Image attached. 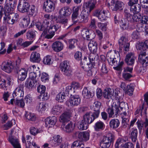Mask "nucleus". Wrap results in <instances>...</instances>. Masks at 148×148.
Segmentation results:
<instances>
[{
    "mask_svg": "<svg viewBox=\"0 0 148 148\" xmlns=\"http://www.w3.org/2000/svg\"><path fill=\"white\" fill-rule=\"evenodd\" d=\"M87 58L86 57H84L82 61H81V64L83 65V63L84 64V66H82L81 67L85 71H87V75L89 76H92L93 74H95L96 73V69L94 67V66H92L91 64H88L87 63Z\"/></svg>",
    "mask_w": 148,
    "mask_h": 148,
    "instance_id": "f257e3e1",
    "label": "nucleus"
},
{
    "mask_svg": "<svg viewBox=\"0 0 148 148\" xmlns=\"http://www.w3.org/2000/svg\"><path fill=\"white\" fill-rule=\"evenodd\" d=\"M94 15L97 17L101 21L106 20L110 16V13L109 11L106 10H95L94 13Z\"/></svg>",
    "mask_w": 148,
    "mask_h": 148,
    "instance_id": "f03ea898",
    "label": "nucleus"
},
{
    "mask_svg": "<svg viewBox=\"0 0 148 148\" xmlns=\"http://www.w3.org/2000/svg\"><path fill=\"white\" fill-rule=\"evenodd\" d=\"M114 139V136L113 134L111 133H108L106 136L103 137L100 142L101 147H109Z\"/></svg>",
    "mask_w": 148,
    "mask_h": 148,
    "instance_id": "7ed1b4c3",
    "label": "nucleus"
},
{
    "mask_svg": "<svg viewBox=\"0 0 148 148\" xmlns=\"http://www.w3.org/2000/svg\"><path fill=\"white\" fill-rule=\"evenodd\" d=\"M114 91L113 89L108 88L107 89H105L103 92V97L107 99H113L114 97L116 98V99H119V96L118 91L116 90Z\"/></svg>",
    "mask_w": 148,
    "mask_h": 148,
    "instance_id": "20e7f679",
    "label": "nucleus"
},
{
    "mask_svg": "<svg viewBox=\"0 0 148 148\" xmlns=\"http://www.w3.org/2000/svg\"><path fill=\"white\" fill-rule=\"evenodd\" d=\"M81 102V99L79 96L74 95L70 96L69 99L66 101V103L69 107H73L79 105Z\"/></svg>",
    "mask_w": 148,
    "mask_h": 148,
    "instance_id": "39448f33",
    "label": "nucleus"
},
{
    "mask_svg": "<svg viewBox=\"0 0 148 148\" xmlns=\"http://www.w3.org/2000/svg\"><path fill=\"white\" fill-rule=\"evenodd\" d=\"M1 69L4 71L10 73L13 70L14 65L12 62L9 60L3 61L1 65Z\"/></svg>",
    "mask_w": 148,
    "mask_h": 148,
    "instance_id": "423d86ee",
    "label": "nucleus"
},
{
    "mask_svg": "<svg viewBox=\"0 0 148 148\" xmlns=\"http://www.w3.org/2000/svg\"><path fill=\"white\" fill-rule=\"evenodd\" d=\"M61 70L64 75L68 77L71 76L72 75V70L69 64L67 61L63 62L60 64Z\"/></svg>",
    "mask_w": 148,
    "mask_h": 148,
    "instance_id": "0eeeda50",
    "label": "nucleus"
},
{
    "mask_svg": "<svg viewBox=\"0 0 148 148\" xmlns=\"http://www.w3.org/2000/svg\"><path fill=\"white\" fill-rule=\"evenodd\" d=\"M19 16L18 14H12L3 16V20L5 23L8 24L13 25L17 21Z\"/></svg>",
    "mask_w": 148,
    "mask_h": 148,
    "instance_id": "6e6552de",
    "label": "nucleus"
},
{
    "mask_svg": "<svg viewBox=\"0 0 148 148\" xmlns=\"http://www.w3.org/2000/svg\"><path fill=\"white\" fill-rule=\"evenodd\" d=\"M119 51L121 52L122 49L126 52L129 50L130 45V43L128 42L126 39L124 37H122L119 40Z\"/></svg>",
    "mask_w": 148,
    "mask_h": 148,
    "instance_id": "1a4fd4ad",
    "label": "nucleus"
},
{
    "mask_svg": "<svg viewBox=\"0 0 148 148\" xmlns=\"http://www.w3.org/2000/svg\"><path fill=\"white\" fill-rule=\"evenodd\" d=\"M59 27L58 25H51L49 23V26L47 29L49 34L46 35L45 37L47 39L52 38L54 36L55 32L59 28Z\"/></svg>",
    "mask_w": 148,
    "mask_h": 148,
    "instance_id": "9d476101",
    "label": "nucleus"
},
{
    "mask_svg": "<svg viewBox=\"0 0 148 148\" xmlns=\"http://www.w3.org/2000/svg\"><path fill=\"white\" fill-rule=\"evenodd\" d=\"M55 3L51 0H46L44 3L43 8L45 12H51L53 11L55 8Z\"/></svg>",
    "mask_w": 148,
    "mask_h": 148,
    "instance_id": "9b49d317",
    "label": "nucleus"
},
{
    "mask_svg": "<svg viewBox=\"0 0 148 148\" xmlns=\"http://www.w3.org/2000/svg\"><path fill=\"white\" fill-rule=\"evenodd\" d=\"M118 106L116 103L113 104L111 107L109 108L107 110V112L108 114L109 118H114L117 117L118 114H116L117 110H119Z\"/></svg>",
    "mask_w": 148,
    "mask_h": 148,
    "instance_id": "f8f14e48",
    "label": "nucleus"
},
{
    "mask_svg": "<svg viewBox=\"0 0 148 148\" xmlns=\"http://www.w3.org/2000/svg\"><path fill=\"white\" fill-rule=\"evenodd\" d=\"M16 5V4L12 3L11 4L10 3H7L5 6V10L3 15L5 16L10 15L12 14H15L13 12L14 8Z\"/></svg>",
    "mask_w": 148,
    "mask_h": 148,
    "instance_id": "ddd939ff",
    "label": "nucleus"
},
{
    "mask_svg": "<svg viewBox=\"0 0 148 148\" xmlns=\"http://www.w3.org/2000/svg\"><path fill=\"white\" fill-rule=\"evenodd\" d=\"M99 115H96L94 112L93 113L90 112L86 113L84 116V119L88 124H90L95 119L98 117Z\"/></svg>",
    "mask_w": 148,
    "mask_h": 148,
    "instance_id": "4468645a",
    "label": "nucleus"
},
{
    "mask_svg": "<svg viewBox=\"0 0 148 148\" xmlns=\"http://www.w3.org/2000/svg\"><path fill=\"white\" fill-rule=\"evenodd\" d=\"M36 25L39 30L43 31L42 34H45L47 33L48 28L49 26V22H44L42 24L38 22L36 24Z\"/></svg>",
    "mask_w": 148,
    "mask_h": 148,
    "instance_id": "2eb2a0df",
    "label": "nucleus"
},
{
    "mask_svg": "<svg viewBox=\"0 0 148 148\" xmlns=\"http://www.w3.org/2000/svg\"><path fill=\"white\" fill-rule=\"evenodd\" d=\"M135 59L134 53H130L126 55L125 61L128 65L132 66L134 63Z\"/></svg>",
    "mask_w": 148,
    "mask_h": 148,
    "instance_id": "dca6fc26",
    "label": "nucleus"
},
{
    "mask_svg": "<svg viewBox=\"0 0 148 148\" xmlns=\"http://www.w3.org/2000/svg\"><path fill=\"white\" fill-rule=\"evenodd\" d=\"M62 141V137L58 135L53 137L52 139L49 142V144L52 146L56 147L59 145Z\"/></svg>",
    "mask_w": 148,
    "mask_h": 148,
    "instance_id": "f3484780",
    "label": "nucleus"
},
{
    "mask_svg": "<svg viewBox=\"0 0 148 148\" xmlns=\"http://www.w3.org/2000/svg\"><path fill=\"white\" fill-rule=\"evenodd\" d=\"M89 32V30L87 29H83L81 32L82 37L84 38H86L88 40H91L94 38L95 37L94 34H92L90 33Z\"/></svg>",
    "mask_w": 148,
    "mask_h": 148,
    "instance_id": "a211bd4d",
    "label": "nucleus"
},
{
    "mask_svg": "<svg viewBox=\"0 0 148 148\" xmlns=\"http://www.w3.org/2000/svg\"><path fill=\"white\" fill-rule=\"evenodd\" d=\"M95 3H96L93 1H91L84 2L83 7L84 9L88 11V12L90 13L95 8Z\"/></svg>",
    "mask_w": 148,
    "mask_h": 148,
    "instance_id": "6ab92c4d",
    "label": "nucleus"
},
{
    "mask_svg": "<svg viewBox=\"0 0 148 148\" xmlns=\"http://www.w3.org/2000/svg\"><path fill=\"white\" fill-rule=\"evenodd\" d=\"M71 113V111L69 110L65 112L60 116L59 118L60 122L63 123L69 121Z\"/></svg>",
    "mask_w": 148,
    "mask_h": 148,
    "instance_id": "aec40b11",
    "label": "nucleus"
},
{
    "mask_svg": "<svg viewBox=\"0 0 148 148\" xmlns=\"http://www.w3.org/2000/svg\"><path fill=\"white\" fill-rule=\"evenodd\" d=\"M72 13L71 9L67 6L61 8L59 12L60 16L65 17L70 16Z\"/></svg>",
    "mask_w": 148,
    "mask_h": 148,
    "instance_id": "412c9836",
    "label": "nucleus"
},
{
    "mask_svg": "<svg viewBox=\"0 0 148 148\" xmlns=\"http://www.w3.org/2000/svg\"><path fill=\"white\" fill-rule=\"evenodd\" d=\"M52 47L55 51L59 52L63 49L64 45L61 42L57 41L53 43Z\"/></svg>",
    "mask_w": 148,
    "mask_h": 148,
    "instance_id": "4be33fe9",
    "label": "nucleus"
},
{
    "mask_svg": "<svg viewBox=\"0 0 148 148\" xmlns=\"http://www.w3.org/2000/svg\"><path fill=\"white\" fill-rule=\"evenodd\" d=\"M57 122V118L53 116L46 119L45 120V125L46 127H49L53 126Z\"/></svg>",
    "mask_w": 148,
    "mask_h": 148,
    "instance_id": "5701e85b",
    "label": "nucleus"
},
{
    "mask_svg": "<svg viewBox=\"0 0 148 148\" xmlns=\"http://www.w3.org/2000/svg\"><path fill=\"white\" fill-rule=\"evenodd\" d=\"M89 13L88 11H87L86 9L82 10L80 15V21L81 22L86 23L88 21Z\"/></svg>",
    "mask_w": 148,
    "mask_h": 148,
    "instance_id": "b1692460",
    "label": "nucleus"
},
{
    "mask_svg": "<svg viewBox=\"0 0 148 148\" xmlns=\"http://www.w3.org/2000/svg\"><path fill=\"white\" fill-rule=\"evenodd\" d=\"M23 0L22 6H21V4L19 3L17 6L18 9L19 11L22 13L27 12L28 11V0Z\"/></svg>",
    "mask_w": 148,
    "mask_h": 148,
    "instance_id": "393cba45",
    "label": "nucleus"
},
{
    "mask_svg": "<svg viewBox=\"0 0 148 148\" xmlns=\"http://www.w3.org/2000/svg\"><path fill=\"white\" fill-rule=\"evenodd\" d=\"M79 8L78 7H74L73 8V13L71 16L72 21L74 23L77 22V18L79 14Z\"/></svg>",
    "mask_w": 148,
    "mask_h": 148,
    "instance_id": "a878e982",
    "label": "nucleus"
},
{
    "mask_svg": "<svg viewBox=\"0 0 148 148\" xmlns=\"http://www.w3.org/2000/svg\"><path fill=\"white\" fill-rule=\"evenodd\" d=\"M75 125L72 122L68 123L65 126L62 125L61 127L62 129L67 133H70L73 131L74 129Z\"/></svg>",
    "mask_w": 148,
    "mask_h": 148,
    "instance_id": "bb28decb",
    "label": "nucleus"
},
{
    "mask_svg": "<svg viewBox=\"0 0 148 148\" xmlns=\"http://www.w3.org/2000/svg\"><path fill=\"white\" fill-rule=\"evenodd\" d=\"M8 140L14 148H21L19 140L14 138L12 136L8 138Z\"/></svg>",
    "mask_w": 148,
    "mask_h": 148,
    "instance_id": "cd10ccee",
    "label": "nucleus"
},
{
    "mask_svg": "<svg viewBox=\"0 0 148 148\" xmlns=\"http://www.w3.org/2000/svg\"><path fill=\"white\" fill-rule=\"evenodd\" d=\"M88 49L91 53H96L97 51V44L95 41H90L88 44Z\"/></svg>",
    "mask_w": 148,
    "mask_h": 148,
    "instance_id": "c85d7f7f",
    "label": "nucleus"
},
{
    "mask_svg": "<svg viewBox=\"0 0 148 148\" xmlns=\"http://www.w3.org/2000/svg\"><path fill=\"white\" fill-rule=\"evenodd\" d=\"M98 67L101 73L105 74L108 73V69L106 63L104 62L100 61L98 64Z\"/></svg>",
    "mask_w": 148,
    "mask_h": 148,
    "instance_id": "c756f323",
    "label": "nucleus"
},
{
    "mask_svg": "<svg viewBox=\"0 0 148 148\" xmlns=\"http://www.w3.org/2000/svg\"><path fill=\"white\" fill-rule=\"evenodd\" d=\"M17 73L18 79L23 81L25 79L27 76V71H26L25 69H22L18 71Z\"/></svg>",
    "mask_w": 148,
    "mask_h": 148,
    "instance_id": "7c9ffc66",
    "label": "nucleus"
},
{
    "mask_svg": "<svg viewBox=\"0 0 148 148\" xmlns=\"http://www.w3.org/2000/svg\"><path fill=\"white\" fill-rule=\"evenodd\" d=\"M40 60V54L36 52H32L30 56V60L31 62H38Z\"/></svg>",
    "mask_w": 148,
    "mask_h": 148,
    "instance_id": "2f4dec72",
    "label": "nucleus"
},
{
    "mask_svg": "<svg viewBox=\"0 0 148 148\" xmlns=\"http://www.w3.org/2000/svg\"><path fill=\"white\" fill-rule=\"evenodd\" d=\"M24 92L21 89L20 87H17L15 90L13 94L14 98L16 97V99H19L23 96Z\"/></svg>",
    "mask_w": 148,
    "mask_h": 148,
    "instance_id": "473e14b6",
    "label": "nucleus"
},
{
    "mask_svg": "<svg viewBox=\"0 0 148 148\" xmlns=\"http://www.w3.org/2000/svg\"><path fill=\"white\" fill-rule=\"evenodd\" d=\"M88 124L83 119V120L78 122L77 124L78 128L80 130H86L88 128Z\"/></svg>",
    "mask_w": 148,
    "mask_h": 148,
    "instance_id": "72a5a7b5",
    "label": "nucleus"
},
{
    "mask_svg": "<svg viewBox=\"0 0 148 148\" xmlns=\"http://www.w3.org/2000/svg\"><path fill=\"white\" fill-rule=\"evenodd\" d=\"M119 23L121 28L122 30H125L128 29V23L127 18H122Z\"/></svg>",
    "mask_w": 148,
    "mask_h": 148,
    "instance_id": "f704fd0d",
    "label": "nucleus"
},
{
    "mask_svg": "<svg viewBox=\"0 0 148 148\" xmlns=\"http://www.w3.org/2000/svg\"><path fill=\"white\" fill-rule=\"evenodd\" d=\"M105 127V125L103 122L101 121L97 122L94 126V128L97 131L103 130Z\"/></svg>",
    "mask_w": 148,
    "mask_h": 148,
    "instance_id": "c9c22d12",
    "label": "nucleus"
},
{
    "mask_svg": "<svg viewBox=\"0 0 148 148\" xmlns=\"http://www.w3.org/2000/svg\"><path fill=\"white\" fill-rule=\"evenodd\" d=\"M120 125V121L117 119H111L110 121V127L112 129H115L118 128Z\"/></svg>",
    "mask_w": 148,
    "mask_h": 148,
    "instance_id": "e433bc0d",
    "label": "nucleus"
},
{
    "mask_svg": "<svg viewBox=\"0 0 148 148\" xmlns=\"http://www.w3.org/2000/svg\"><path fill=\"white\" fill-rule=\"evenodd\" d=\"M62 106L60 105H57L53 107L52 109L51 113L54 115H59L61 111Z\"/></svg>",
    "mask_w": 148,
    "mask_h": 148,
    "instance_id": "4c0bfd02",
    "label": "nucleus"
},
{
    "mask_svg": "<svg viewBox=\"0 0 148 148\" xmlns=\"http://www.w3.org/2000/svg\"><path fill=\"white\" fill-rule=\"evenodd\" d=\"M66 96L64 92H60L56 96V100L60 102H63L66 100Z\"/></svg>",
    "mask_w": 148,
    "mask_h": 148,
    "instance_id": "58836bf2",
    "label": "nucleus"
},
{
    "mask_svg": "<svg viewBox=\"0 0 148 148\" xmlns=\"http://www.w3.org/2000/svg\"><path fill=\"white\" fill-rule=\"evenodd\" d=\"M79 139L84 141L88 140L89 139V133L87 131L80 132Z\"/></svg>",
    "mask_w": 148,
    "mask_h": 148,
    "instance_id": "ea45409f",
    "label": "nucleus"
},
{
    "mask_svg": "<svg viewBox=\"0 0 148 148\" xmlns=\"http://www.w3.org/2000/svg\"><path fill=\"white\" fill-rule=\"evenodd\" d=\"M101 103L98 101H96L94 102L93 106L94 108V112L96 115H99V110Z\"/></svg>",
    "mask_w": 148,
    "mask_h": 148,
    "instance_id": "a19ab883",
    "label": "nucleus"
},
{
    "mask_svg": "<svg viewBox=\"0 0 148 148\" xmlns=\"http://www.w3.org/2000/svg\"><path fill=\"white\" fill-rule=\"evenodd\" d=\"M63 16H59L56 19V21L57 23H60L64 25H66L68 19V18L63 17Z\"/></svg>",
    "mask_w": 148,
    "mask_h": 148,
    "instance_id": "79ce46f5",
    "label": "nucleus"
},
{
    "mask_svg": "<svg viewBox=\"0 0 148 148\" xmlns=\"http://www.w3.org/2000/svg\"><path fill=\"white\" fill-rule=\"evenodd\" d=\"M116 100H117V102H118V105H117V106H118L119 109L121 111L126 110V107L127 106V103H125L122 101H121V98L120 96L119 97V99L118 100V99H117Z\"/></svg>",
    "mask_w": 148,
    "mask_h": 148,
    "instance_id": "37998d69",
    "label": "nucleus"
},
{
    "mask_svg": "<svg viewBox=\"0 0 148 148\" xmlns=\"http://www.w3.org/2000/svg\"><path fill=\"white\" fill-rule=\"evenodd\" d=\"M72 148H84V145L82 141L77 140L73 143Z\"/></svg>",
    "mask_w": 148,
    "mask_h": 148,
    "instance_id": "c03bdc74",
    "label": "nucleus"
},
{
    "mask_svg": "<svg viewBox=\"0 0 148 148\" xmlns=\"http://www.w3.org/2000/svg\"><path fill=\"white\" fill-rule=\"evenodd\" d=\"M36 81L35 79H28V90H31L36 88Z\"/></svg>",
    "mask_w": 148,
    "mask_h": 148,
    "instance_id": "a18cd8bd",
    "label": "nucleus"
},
{
    "mask_svg": "<svg viewBox=\"0 0 148 148\" xmlns=\"http://www.w3.org/2000/svg\"><path fill=\"white\" fill-rule=\"evenodd\" d=\"M36 32L34 30L30 31L28 33V46L31 44L33 42L34 38L36 36Z\"/></svg>",
    "mask_w": 148,
    "mask_h": 148,
    "instance_id": "49530a36",
    "label": "nucleus"
},
{
    "mask_svg": "<svg viewBox=\"0 0 148 148\" xmlns=\"http://www.w3.org/2000/svg\"><path fill=\"white\" fill-rule=\"evenodd\" d=\"M82 94L84 97L85 99H89L92 97V93L88 91L86 88H84L82 92Z\"/></svg>",
    "mask_w": 148,
    "mask_h": 148,
    "instance_id": "de8ad7c7",
    "label": "nucleus"
},
{
    "mask_svg": "<svg viewBox=\"0 0 148 148\" xmlns=\"http://www.w3.org/2000/svg\"><path fill=\"white\" fill-rule=\"evenodd\" d=\"M46 108V104L43 102L39 103L36 107V109L38 111L41 113L44 112Z\"/></svg>",
    "mask_w": 148,
    "mask_h": 148,
    "instance_id": "09e8293b",
    "label": "nucleus"
},
{
    "mask_svg": "<svg viewBox=\"0 0 148 148\" xmlns=\"http://www.w3.org/2000/svg\"><path fill=\"white\" fill-rule=\"evenodd\" d=\"M134 88L133 85L131 84L127 85L126 90L125 92L128 95L131 96L133 94Z\"/></svg>",
    "mask_w": 148,
    "mask_h": 148,
    "instance_id": "8fccbe9b",
    "label": "nucleus"
},
{
    "mask_svg": "<svg viewBox=\"0 0 148 148\" xmlns=\"http://www.w3.org/2000/svg\"><path fill=\"white\" fill-rule=\"evenodd\" d=\"M95 53H91L89 55L88 59L89 60L90 63L92 66H94L96 61V56Z\"/></svg>",
    "mask_w": 148,
    "mask_h": 148,
    "instance_id": "3c124183",
    "label": "nucleus"
},
{
    "mask_svg": "<svg viewBox=\"0 0 148 148\" xmlns=\"http://www.w3.org/2000/svg\"><path fill=\"white\" fill-rule=\"evenodd\" d=\"M43 62L45 64L50 65L52 63L51 57L49 55H47L44 57L43 60Z\"/></svg>",
    "mask_w": 148,
    "mask_h": 148,
    "instance_id": "603ef678",
    "label": "nucleus"
},
{
    "mask_svg": "<svg viewBox=\"0 0 148 148\" xmlns=\"http://www.w3.org/2000/svg\"><path fill=\"white\" fill-rule=\"evenodd\" d=\"M130 12L133 14L137 13L139 12L140 10V6L139 4L137 5V7L136 5H134L131 6Z\"/></svg>",
    "mask_w": 148,
    "mask_h": 148,
    "instance_id": "864d4df0",
    "label": "nucleus"
},
{
    "mask_svg": "<svg viewBox=\"0 0 148 148\" xmlns=\"http://www.w3.org/2000/svg\"><path fill=\"white\" fill-rule=\"evenodd\" d=\"M123 3L122 2L119 1H117L115 3L113 10L114 11H117L118 10H122L123 9Z\"/></svg>",
    "mask_w": 148,
    "mask_h": 148,
    "instance_id": "5fc2aeb1",
    "label": "nucleus"
},
{
    "mask_svg": "<svg viewBox=\"0 0 148 148\" xmlns=\"http://www.w3.org/2000/svg\"><path fill=\"white\" fill-rule=\"evenodd\" d=\"M77 40L75 39H71L69 40V49H72L75 47V44L77 43Z\"/></svg>",
    "mask_w": 148,
    "mask_h": 148,
    "instance_id": "6e6d98bb",
    "label": "nucleus"
},
{
    "mask_svg": "<svg viewBox=\"0 0 148 148\" xmlns=\"http://www.w3.org/2000/svg\"><path fill=\"white\" fill-rule=\"evenodd\" d=\"M30 133L32 135L35 136L36 134L41 132L42 131L41 129H36L35 127H32L29 129Z\"/></svg>",
    "mask_w": 148,
    "mask_h": 148,
    "instance_id": "4d7b16f0",
    "label": "nucleus"
},
{
    "mask_svg": "<svg viewBox=\"0 0 148 148\" xmlns=\"http://www.w3.org/2000/svg\"><path fill=\"white\" fill-rule=\"evenodd\" d=\"M15 105L21 108H23L24 106L25 103L23 100L21 99H17L14 101Z\"/></svg>",
    "mask_w": 148,
    "mask_h": 148,
    "instance_id": "13d9d810",
    "label": "nucleus"
},
{
    "mask_svg": "<svg viewBox=\"0 0 148 148\" xmlns=\"http://www.w3.org/2000/svg\"><path fill=\"white\" fill-rule=\"evenodd\" d=\"M131 137L132 141L133 142H135L137 139V130L136 129L132 130L131 134Z\"/></svg>",
    "mask_w": 148,
    "mask_h": 148,
    "instance_id": "bf43d9fd",
    "label": "nucleus"
},
{
    "mask_svg": "<svg viewBox=\"0 0 148 148\" xmlns=\"http://www.w3.org/2000/svg\"><path fill=\"white\" fill-rule=\"evenodd\" d=\"M65 91L68 93V94L70 95V96L74 95V94L75 91V90L71 86H67Z\"/></svg>",
    "mask_w": 148,
    "mask_h": 148,
    "instance_id": "052dcab7",
    "label": "nucleus"
},
{
    "mask_svg": "<svg viewBox=\"0 0 148 148\" xmlns=\"http://www.w3.org/2000/svg\"><path fill=\"white\" fill-rule=\"evenodd\" d=\"M36 12L35 7L34 5H29L28 7V14L31 16H33Z\"/></svg>",
    "mask_w": 148,
    "mask_h": 148,
    "instance_id": "680f3d73",
    "label": "nucleus"
},
{
    "mask_svg": "<svg viewBox=\"0 0 148 148\" xmlns=\"http://www.w3.org/2000/svg\"><path fill=\"white\" fill-rule=\"evenodd\" d=\"M98 27L101 30L106 31L107 29V23H98L97 24Z\"/></svg>",
    "mask_w": 148,
    "mask_h": 148,
    "instance_id": "e2e57ef3",
    "label": "nucleus"
},
{
    "mask_svg": "<svg viewBox=\"0 0 148 148\" xmlns=\"http://www.w3.org/2000/svg\"><path fill=\"white\" fill-rule=\"evenodd\" d=\"M114 54H112L110 56V60L112 61V64H114V65H116L118 62V57L114 56Z\"/></svg>",
    "mask_w": 148,
    "mask_h": 148,
    "instance_id": "0e129e2a",
    "label": "nucleus"
},
{
    "mask_svg": "<svg viewBox=\"0 0 148 148\" xmlns=\"http://www.w3.org/2000/svg\"><path fill=\"white\" fill-rule=\"evenodd\" d=\"M137 50L140 51V52L143 51V50H145V47L143 43L137 44L136 46Z\"/></svg>",
    "mask_w": 148,
    "mask_h": 148,
    "instance_id": "69168bd1",
    "label": "nucleus"
},
{
    "mask_svg": "<svg viewBox=\"0 0 148 148\" xmlns=\"http://www.w3.org/2000/svg\"><path fill=\"white\" fill-rule=\"evenodd\" d=\"M140 1L143 8L146 9L148 8V0H140Z\"/></svg>",
    "mask_w": 148,
    "mask_h": 148,
    "instance_id": "338daca9",
    "label": "nucleus"
},
{
    "mask_svg": "<svg viewBox=\"0 0 148 148\" xmlns=\"http://www.w3.org/2000/svg\"><path fill=\"white\" fill-rule=\"evenodd\" d=\"M122 147L124 148H134V146L133 144L131 142H127L125 144H121Z\"/></svg>",
    "mask_w": 148,
    "mask_h": 148,
    "instance_id": "774afa93",
    "label": "nucleus"
}]
</instances>
